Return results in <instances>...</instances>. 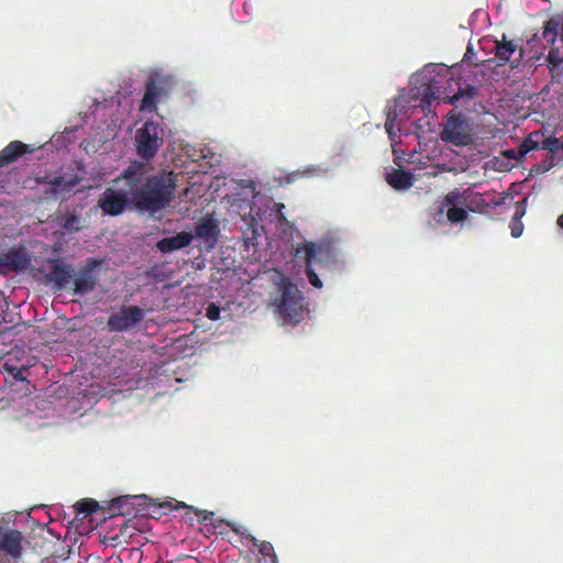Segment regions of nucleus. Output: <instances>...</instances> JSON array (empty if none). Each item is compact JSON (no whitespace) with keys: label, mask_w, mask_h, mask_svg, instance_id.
<instances>
[{"label":"nucleus","mask_w":563,"mask_h":563,"mask_svg":"<svg viewBox=\"0 0 563 563\" xmlns=\"http://www.w3.org/2000/svg\"><path fill=\"white\" fill-rule=\"evenodd\" d=\"M150 172L147 163L132 161L114 179L115 184L123 181L124 187H109L100 195L97 207L102 214L118 217L126 209L155 214L168 208L176 197V174L164 169Z\"/></svg>","instance_id":"obj_1"},{"label":"nucleus","mask_w":563,"mask_h":563,"mask_svg":"<svg viewBox=\"0 0 563 563\" xmlns=\"http://www.w3.org/2000/svg\"><path fill=\"white\" fill-rule=\"evenodd\" d=\"M275 311L287 323H298L303 317V297L288 277L283 276L272 298Z\"/></svg>","instance_id":"obj_2"},{"label":"nucleus","mask_w":563,"mask_h":563,"mask_svg":"<svg viewBox=\"0 0 563 563\" xmlns=\"http://www.w3.org/2000/svg\"><path fill=\"white\" fill-rule=\"evenodd\" d=\"M302 249L305 251L307 278L313 287L321 288L322 282L316 272V266L319 271H322L334 265L336 263V250L330 241L307 242Z\"/></svg>","instance_id":"obj_3"},{"label":"nucleus","mask_w":563,"mask_h":563,"mask_svg":"<svg viewBox=\"0 0 563 563\" xmlns=\"http://www.w3.org/2000/svg\"><path fill=\"white\" fill-rule=\"evenodd\" d=\"M421 96V108L422 110L429 108L433 101H442L453 106H462L476 98L478 88L473 85H465V87H459V90L449 96L445 93V89L442 90L441 81L435 77L423 80L421 88L419 89Z\"/></svg>","instance_id":"obj_4"},{"label":"nucleus","mask_w":563,"mask_h":563,"mask_svg":"<svg viewBox=\"0 0 563 563\" xmlns=\"http://www.w3.org/2000/svg\"><path fill=\"white\" fill-rule=\"evenodd\" d=\"M440 139L444 143L455 146H468L474 141L467 121L461 113L455 114L454 111L448 114L446 120L442 124Z\"/></svg>","instance_id":"obj_5"},{"label":"nucleus","mask_w":563,"mask_h":563,"mask_svg":"<svg viewBox=\"0 0 563 563\" xmlns=\"http://www.w3.org/2000/svg\"><path fill=\"white\" fill-rule=\"evenodd\" d=\"M162 128L158 123L147 121L137 130L135 136L136 152L143 159H152L163 145Z\"/></svg>","instance_id":"obj_6"},{"label":"nucleus","mask_w":563,"mask_h":563,"mask_svg":"<svg viewBox=\"0 0 563 563\" xmlns=\"http://www.w3.org/2000/svg\"><path fill=\"white\" fill-rule=\"evenodd\" d=\"M145 317L144 310L139 306H121L111 313L107 321L109 332H128L136 328Z\"/></svg>","instance_id":"obj_7"},{"label":"nucleus","mask_w":563,"mask_h":563,"mask_svg":"<svg viewBox=\"0 0 563 563\" xmlns=\"http://www.w3.org/2000/svg\"><path fill=\"white\" fill-rule=\"evenodd\" d=\"M22 541L19 530L0 528V556L8 563H15L22 555Z\"/></svg>","instance_id":"obj_8"},{"label":"nucleus","mask_w":563,"mask_h":563,"mask_svg":"<svg viewBox=\"0 0 563 563\" xmlns=\"http://www.w3.org/2000/svg\"><path fill=\"white\" fill-rule=\"evenodd\" d=\"M31 262V255L23 246L12 247L0 254V275L24 271Z\"/></svg>","instance_id":"obj_9"},{"label":"nucleus","mask_w":563,"mask_h":563,"mask_svg":"<svg viewBox=\"0 0 563 563\" xmlns=\"http://www.w3.org/2000/svg\"><path fill=\"white\" fill-rule=\"evenodd\" d=\"M100 264L99 261L89 258L84 267L80 268L77 276L73 279V290L75 294L85 295L92 291L98 283V277L93 269Z\"/></svg>","instance_id":"obj_10"},{"label":"nucleus","mask_w":563,"mask_h":563,"mask_svg":"<svg viewBox=\"0 0 563 563\" xmlns=\"http://www.w3.org/2000/svg\"><path fill=\"white\" fill-rule=\"evenodd\" d=\"M195 234L202 240L208 251L214 249L220 235L218 220L210 214L201 217L195 227Z\"/></svg>","instance_id":"obj_11"},{"label":"nucleus","mask_w":563,"mask_h":563,"mask_svg":"<svg viewBox=\"0 0 563 563\" xmlns=\"http://www.w3.org/2000/svg\"><path fill=\"white\" fill-rule=\"evenodd\" d=\"M443 205L445 207H464L470 211H475V207L486 206L484 198L478 192H472L470 189L460 191L457 189L451 190L444 197Z\"/></svg>","instance_id":"obj_12"},{"label":"nucleus","mask_w":563,"mask_h":563,"mask_svg":"<svg viewBox=\"0 0 563 563\" xmlns=\"http://www.w3.org/2000/svg\"><path fill=\"white\" fill-rule=\"evenodd\" d=\"M46 278L53 282L58 289H66L73 283L74 268L70 264L53 260L49 263V273L46 275Z\"/></svg>","instance_id":"obj_13"},{"label":"nucleus","mask_w":563,"mask_h":563,"mask_svg":"<svg viewBox=\"0 0 563 563\" xmlns=\"http://www.w3.org/2000/svg\"><path fill=\"white\" fill-rule=\"evenodd\" d=\"M194 240L191 232H179L174 236L164 238L156 243L159 252L166 254L188 246Z\"/></svg>","instance_id":"obj_14"},{"label":"nucleus","mask_w":563,"mask_h":563,"mask_svg":"<svg viewBox=\"0 0 563 563\" xmlns=\"http://www.w3.org/2000/svg\"><path fill=\"white\" fill-rule=\"evenodd\" d=\"M519 49V58L520 60L523 56V49L519 48L518 45L514 41H508L506 34H503L500 41H496L495 45V56L498 60V65H506L511 60V56Z\"/></svg>","instance_id":"obj_15"},{"label":"nucleus","mask_w":563,"mask_h":563,"mask_svg":"<svg viewBox=\"0 0 563 563\" xmlns=\"http://www.w3.org/2000/svg\"><path fill=\"white\" fill-rule=\"evenodd\" d=\"M33 148L21 141H12L0 151V168L14 163L19 157L31 153Z\"/></svg>","instance_id":"obj_16"},{"label":"nucleus","mask_w":563,"mask_h":563,"mask_svg":"<svg viewBox=\"0 0 563 563\" xmlns=\"http://www.w3.org/2000/svg\"><path fill=\"white\" fill-rule=\"evenodd\" d=\"M164 93V88L158 86L155 78L150 79L145 85V92L141 101L142 111H155L159 98Z\"/></svg>","instance_id":"obj_17"},{"label":"nucleus","mask_w":563,"mask_h":563,"mask_svg":"<svg viewBox=\"0 0 563 563\" xmlns=\"http://www.w3.org/2000/svg\"><path fill=\"white\" fill-rule=\"evenodd\" d=\"M387 184L395 190H407L413 185L412 174L402 169H393L386 176Z\"/></svg>","instance_id":"obj_18"},{"label":"nucleus","mask_w":563,"mask_h":563,"mask_svg":"<svg viewBox=\"0 0 563 563\" xmlns=\"http://www.w3.org/2000/svg\"><path fill=\"white\" fill-rule=\"evenodd\" d=\"M41 181L51 185L55 195L69 192L77 184L76 178L65 180L63 176H45Z\"/></svg>","instance_id":"obj_19"},{"label":"nucleus","mask_w":563,"mask_h":563,"mask_svg":"<svg viewBox=\"0 0 563 563\" xmlns=\"http://www.w3.org/2000/svg\"><path fill=\"white\" fill-rule=\"evenodd\" d=\"M559 32H561L563 41V19L561 16H552L545 22L542 36L548 43L554 44Z\"/></svg>","instance_id":"obj_20"},{"label":"nucleus","mask_w":563,"mask_h":563,"mask_svg":"<svg viewBox=\"0 0 563 563\" xmlns=\"http://www.w3.org/2000/svg\"><path fill=\"white\" fill-rule=\"evenodd\" d=\"M541 137H543L541 132L530 133L519 145V156H526L529 152L541 148Z\"/></svg>","instance_id":"obj_21"},{"label":"nucleus","mask_w":563,"mask_h":563,"mask_svg":"<svg viewBox=\"0 0 563 563\" xmlns=\"http://www.w3.org/2000/svg\"><path fill=\"white\" fill-rule=\"evenodd\" d=\"M398 118L397 112V104L396 101L388 102L386 106V122H385V129L388 133L390 140H395L396 136H398V133L395 131V123Z\"/></svg>","instance_id":"obj_22"},{"label":"nucleus","mask_w":563,"mask_h":563,"mask_svg":"<svg viewBox=\"0 0 563 563\" xmlns=\"http://www.w3.org/2000/svg\"><path fill=\"white\" fill-rule=\"evenodd\" d=\"M526 200L527 199H523L518 203L517 210L511 219L509 227H510L512 238H519L522 234L523 224L521 222V218L523 217L526 211L521 205H523L526 202Z\"/></svg>","instance_id":"obj_23"},{"label":"nucleus","mask_w":563,"mask_h":563,"mask_svg":"<svg viewBox=\"0 0 563 563\" xmlns=\"http://www.w3.org/2000/svg\"><path fill=\"white\" fill-rule=\"evenodd\" d=\"M247 539L252 542V544L255 548H257L258 552L263 556L269 558L272 563H277V555H276L274 547L272 545L271 542H268V541H260L254 536H249Z\"/></svg>","instance_id":"obj_24"},{"label":"nucleus","mask_w":563,"mask_h":563,"mask_svg":"<svg viewBox=\"0 0 563 563\" xmlns=\"http://www.w3.org/2000/svg\"><path fill=\"white\" fill-rule=\"evenodd\" d=\"M467 208L464 207H449L446 210V219L450 223L463 222L467 219Z\"/></svg>","instance_id":"obj_25"},{"label":"nucleus","mask_w":563,"mask_h":563,"mask_svg":"<svg viewBox=\"0 0 563 563\" xmlns=\"http://www.w3.org/2000/svg\"><path fill=\"white\" fill-rule=\"evenodd\" d=\"M60 225L67 232H77L82 228L81 217L75 213L67 214Z\"/></svg>","instance_id":"obj_26"},{"label":"nucleus","mask_w":563,"mask_h":563,"mask_svg":"<svg viewBox=\"0 0 563 563\" xmlns=\"http://www.w3.org/2000/svg\"><path fill=\"white\" fill-rule=\"evenodd\" d=\"M75 508L78 514H84L85 516H88L96 512L99 508V505L93 499H81L76 503Z\"/></svg>","instance_id":"obj_27"},{"label":"nucleus","mask_w":563,"mask_h":563,"mask_svg":"<svg viewBox=\"0 0 563 563\" xmlns=\"http://www.w3.org/2000/svg\"><path fill=\"white\" fill-rule=\"evenodd\" d=\"M5 369L13 376L15 380L25 382L27 385L30 382L26 379L24 373L27 371V366H14L9 365L8 363L4 364Z\"/></svg>","instance_id":"obj_28"},{"label":"nucleus","mask_w":563,"mask_h":563,"mask_svg":"<svg viewBox=\"0 0 563 563\" xmlns=\"http://www.w3.org/2000/svg\"><path fill=\"white\" fill-rule=\"evenodd\" d=\"M554 164H555L554 156L548 155V157L545 159H543L541 163H538L534 166H532L531 174H536V175L543 174V173L550 170L554 166Z\"/></svg>","instance_id":"obj_29"},{"label":"nucleus","mask_w":563,"mask_h":563,"mask_svg":"<svg viewBox=\"0 0 563 563\" xmlns=\"http://www.w3.org/2000/svg\"><path fill=\"white\" fill-rule=\"evenodd\" d=\"M126 529H128V525H126V523H124V525L122 526V528H121L120 533H115L114 536H112V537H110V538H109V539L111 540V544H112L113 547H117V545L121 544L122 542H126V539H125V538H126L128 536H125V534H124V531H125Z\"/></svg>","instance_id":"obj_30"},{"label":"nucleus","mask_w":563,"mask_h":563,"mask_svg":"<svg viewBox=\"0 0 563 563\" xmlns=\"http://www.w3.org/2000/svg\"><path fill=\"white\" fill-rule=\"evenodd\" d=\"M206 316L209 320H218L220 318V308L216 303H210L207 307Z\"/></svg>","instance_id":"obj_31"},{"label":"nucleus","mask_w":563,"mask_h":563,"mask_svg":"<svg viewBox=\"0 0 563 563\" xmlns=\"http://www.w3.org/2000/svg\"><path fill=\"white\" fill-rule=\"evenodd\" d=\"M519 146L517 148H509L504 152V155L508 158L521 161L525 156H519Z\"/></svg>","instance_id":"obj_32"},{"label":"nucleus","mask_w":563,"mask_h":563,"mask_svg":"<svg viewBox=\"0 0 563 563\" xmlns=\"http://www.w3.org/2000/svg\"><path fill=\"white\" fill-rule=\"evenodd\" d=\"M549 63L556 65L561 62V58L558 57V49L551 48L548 55Z\"/></svg>","instance_id":"obj_33"},{"label":"nucleus","mask_w":563,"mask_h":563,"mask_svg":"<svg viewBox=\"0 0 563 563\" xmlns=\"http://www.w3.org/2000/svg\"><path fill=\"white\" fill-rule=\"evenodd\" d=\"M125 504L124 497H119L112 500V508H117L120 514H123L122 507Z\"/></svg>","instance_id":"obj_34"},{"label":"nucleus","mask_w":563,"mask_h":563,"mask_svg":"<svg viewBox=\"0 0 563 563\" xmlns=\"http://www.w3.org/2000/svg\"><path fill=\"white\" fill-rule=\"evenodd\" d=\"M305 173L294 172L287 175L286 183H292L298 179V177L302 176Z\"/></svg>","instance_id":"obj_35"},{"label":"nucleus","mask_w":563,"mask_h":563,"mask_svg":"<svg viewBox=\"0 0 563 563\" xmlns=\"http://www.w3.org/2000/svg\"><path fill=\"white\" fill-rule=\"evenodd\" d=\"M202 514H203L202 520H208L213 515V512H209V511H202Z\"/></svg>","instance_id":"obj_36"},{"label":"nucleus","mask_w":563,"mask_h":563,"mask_svg":"<svg viewBox=\"0 0 563 563\" xmlns=\"http://www.w3.org/2000/svg\"><path fill=\"white\" fill-rule=\"evenodd\" d=\"M558 225L563 230V213L558 218Z\"/></svg>","instance_id":"obj_37"},{"label":"nucleus","mask_w":563,"mask_h":563,"mask_svg":"<svg viewBox=\"0 0 563 563\" xmlns=\"http://www.w3.org/2000/svg\"><path fill=\"white\" fill-rule=\"evenodd\" d=\"M180 507L181 508H187L188 506L186 504H184V503H179L178 508H180Z\"/></svg>","instance_id":"obj_38"},{"label":"nucleus","mask_w":563,"mask_h":563,"mask_svg":"<svg viewBox=\"0 0 563 563\" xmlns=\"http://www.w3.org/2000/svg\"><path fill=\"white\" fill-rule=\"evenodd\" d=\"M0 563H8V562H5V559H3L2 556H0Z\"/></svg>","instance_id":"obj_39"},{"label":"nucleus","mask_w":563,"mask_h":563,"mask_svg":"<svg viewBox=\"0 0 563 563\" xmlns=\"http://www.w3.org/2000/svg\"><path fill=\"white\" fill-rule=\"evenodd\" d=\"M278 218L279 219H284V214L280 212V216Z\"/></svg>","instance_id":"obj_40"}]
</instances>
